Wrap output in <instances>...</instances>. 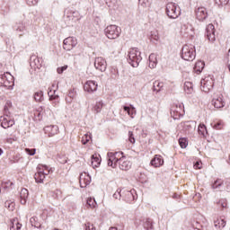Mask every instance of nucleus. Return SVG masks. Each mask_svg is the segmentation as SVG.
I'll use <instances>...</instances> for the list:
<instances>
[{"label":"nucleus","instance_id":"13d9d810","mask_svg":"<svg viewBox=\"0 0 230 230\" xmlns=\"http://www.w3.org/2000/svg\"><path fill=\"white\" fill-rule=\"evenodd\" d=\"M58 163H60V164H66V163H67V158H66L65 156L63 157L58 156Z\"/></svg>","mask_w":230,"mask_h":230},{"label":"nucleus","instance_id":"c9c22d12","mask_svg":"<svg viewBox=\"0 0 230 230\" xmlns=\"http://www.w3.org/2000/svg\"><path fill=\"white\" fill-rule=\"evenodd\" d=\"M31 66H36V67H39V66H40V59L37 58V56H31Z\"/></svg>","mask_w":230,"mask_h":230},{"label":"nucleus","instance_id":"e2e57ef3","mask_svg":"<svg viewBox=\"0 0 230 230\" xmlns=\"http://www.w3.org/2000/svg\"><path fill=\"white\" fill-rule=\"evenodd\" d=\"M199 130L202 134H204V131L206 130V125H204V124H199Z\"/></svg>","mask_w":230,"mask_h":230},{"label":"nucleus","instance_id":"f704fd0d","mask_svg":"<svg viewBox=\"0 0 230 230\" xmlns=\"http://www.w3.org/2000/svg\"><path fill=\"white\" fill-rule=\"evenodd\" d=\"M183 87L187 94H191V93H193V84L191 82H185Z\"/></svg>","mask_w":230,"mask_h":230},{"label":"nucleus","instance_id":"603ef678","mask_svg":"<svg viewBox=\"0 0 230 230\" xmlns=\"http://www.w3.org/2000/svg\"><path fill=\"white\" fill-rule=\"evenodd\" d=\"M29 6H35L39 3V0H25Z\"/></svg>","mask_w":230,"mask_h":230},{"label":"nucleus","instance_id":"423d86ee","mask_svg":"<svg viewBox=\"0 0 230 230\" xmlns=\"http://www.w3.org/2000/svg\"><path fill=\"white\" fill-rule=\"evenodd\" d=\"M181 116H184V104H172L171 107V117L174 119H180Z\"/></svg>","mask_w":230,"mask_h":230},{"label":"nucleus","instance_id":"0eeeda50","mask_svg":"<svg viewBox=\"0 0 230 230\" xmlns=\"http://www.w3.org/2000/svg\"><path fill=\"white\" fill-rule=\"evenodd\" d=\"M200 84V89L203 91V93H209V91L213 90L215 80H213L211 75H208L201 80Z\"/></svg>","mask_w":230,"mask_h":230},{"label":"nucleus","instance_id":"a878e982","mask_svg":"<svg viewBox=\"0 0 230 230\" xmlns=\"http://www.w3.org/2000/svg\"><path fill=\"white\" fill-rule=\"evenodd\" d=\"M181 125L185 130V132H193L195 130V123L193 121H185L181 122Z\"/></svg>","mask_w":230,"mask_h":230},{"label":"nucleus","instance_id":"39448f33","mask_svg":"<svg viewBox=\"0 0 230 230\" xmlns=\"http://www.w3.org/2000/svg\"><path fill=\"white\" fill-rule=\"evenodd\" d=\"M104 33L110 40H116L121 35V28L118 25H109L105 30Z\"/></svg>","mask_w":230,"mask_h":230},{"label":"nucleus","instance_id":"09e8293b","mask_svg":"<svg viewBox=\"0 0 230 230\" xmlns=\"http://www.w3.org/2000/svg\"><path fill=\"white\" fill-rule=\"evenodd\" d=\"M128 141L132 145H134V143H136V137H134V132H132V131H128Z\"/></svg>","mask_w":230,"mask_h":230},{"label":"nucleus","instance_id":"a18cd8bd","mask_svg":"<svg viewBox=\"0 0 230 230\" xmlns=\"http://www.w3.org/2000/svg\"><path fill=\"white\" fill-rule=\"evenodd\" d=\"M179 145L181 148H186V146H188V140H186V138H180Z\"/></svg>","mask_w":230,"mask_h":230},{"label":"nucleus","instance_id":"72a5a7b5","mask_svg":"<svg viewBox=\"0 0 230 230\" xmlns=\"http://www.w3.org/2000/svg\"><path fill=\"white\" fill-rule=\"evenodd\" d=\"M224 186V180L222 179H217L213 183H212V190H220Z\"/></svg>","mask_w":230,"mask_h":230},{"label":"nucleus","instance_id":"1a4fd4ad","mask_svg":"<svg viewBox=\"0 0 230 230\" xmlns=\"http://www.w3.org/2000/svg\"><path fill=\"white\" fill-rule=\"evenodd\" d=\"M46 175H49V170H48V165L43 166L42 171H39L34 174V179L36 182L42 184L46 179Z\"/></svg>","mask_w":230,"mask_h":230},{"label":"nucleus","instance_id":"0e129e2a","mask_svg":"<svg viewBox=\"0 0 230 230\" xmlns=\"http://www.w3.org/2000/svg\"><path fill=\"white\" fill-rule=\"evenodd\" d=\"M42 114H43V113H40V112H39V111H35V112H34V116H35L36 118H38L39 119H42Z\"/></svg>","mask_w":230,"mask_h":230},{"label":"nucleus","instance_id":"cd10ccee","mask_svg":"<svg viewBox=\"0 0 230 230\" xmlns=\"http://www.w3.org/2000/svg\"><path fill=\"white\" fill-rule=\"evenodd\" d=\"M214 226L216 229H224V227H226V219L222 217L217 218V220L214 221Z\"/></svg>","mask_w":230,"mask_h":230},{"label":"nucleus","instance_id":"4468645a","mask_svg":"<svg viewBox=\"0 0 230 230\" xmlns=\"http://www.w3.org/2000/svg\"><path fill=\"white\" fill-rule=\"evenodd\" d=\"M212 105L215 109H222L226 107V101H224V95L219 94L212 99Z\"/></svg>","mask_w":230,"mask_h":230},{"label":"nucleus","instance_id":"c85d7f7f","mask_svg":"<svg viewBox=\"0 0 230 230\" xmlns=\"http://www.w3.org/2000/svg\"><path fill=\"white\" fill-rule=\"evenodd\" d=\"M123 111L127 112L130 118H134V114H136V108L132 104H129V106L124 105Z\"/></svg>","mask_w":230,"mask_h":230},{"label":"nucleus","instance_id":"4c0bfd02","mask_svg":"<svg viewBox=\"0 0 230 230\" xmlns=\"http://www.w3.org/2000/svg\"><path fill=\"white\" fill-rule=\"evenodd\" d=\"M218 208L221 209H227V199H222L217 202Z\"/></svg>","mask_w":230,"mask_h":230},{"label":"nucleus","instance_id":"f8f14e48","mask_svg":"<svg viewBox=\"0 0 230 230\" xmlns=\"http://www.w3.org/2000/svg\"><path fill=\"white\" fill-rule=\"evenodd\" d=\"M78 44L74 37L66 38L63 41V49L66 51H71Z\"/></svg>","mask_w":230,"mask_h":230},{"label":"nucleus","instance_id":"bb28decb","mask_svg":"<svg viewBox=\"0 0 230 230\" xmlns=\"http://www.w3.org/2000/svg\"><path fill=\"white\" fill-rule=\"evenodd\" d=\"M21 227H22V225L19 222L18 218L11 219L10 230H21Z\"/></svg>","mask_w":230,"mask_h":230},{"label":"nucleus","instance_id":"a19ab883","mask_svg":"<svg viewBox=\"0 0 230 230\" xmlns=\"http://www.w3.org/2000/svg\"><path fill=\"white\" fill-rule=\"evenodd\" d=\"M138 3L143 8H148L152 4V0H138Z\"/></svg>","mask_w":230,"mask_h":230},{"label":"nucleus","instance_id":"9d476101","mask_svg":"<svg viewBox=\"0 0 230 230\" xmlns=\"http://www.w3.org/2000/svg\"><path fill=\"white\" fill-rule=\"evenodd\" d=\"M122 199L123 200H125V202H128V204L134 202V200L137 199V194H136V190H123Z\"/></svg>","mask_w":230,"mask_h":230},{"label":"nucleus","instance_id":"7ed1b4c3","mask_svg":"<svg viewBox=\"0 0 230 230\" xmlns=\"http://www.w3.org/2000/svg\"><path fill=\"white\" fill-rule=\"evenodd\" d=\"M13 85H15V81L9 72L0 75V87L12 91Z\"/></svg>","mask_w":230,"mask_h":230},{"label":"nucleus","instance_id":"5fc2aeb1","mask_svg":"<svg viewBox=\"0 0 230 230\" xmlns=\"http://www.w3.org/2000/svg\"><path fill=\"white\" fill-rule=\"evenodd\" d=\"M67 69V66H63L61 67H58L57 72L58 75H62Z\"/></svg>","mask_w":230,"mask_h":230},{"label":"nucleus","instance_id":"393cba45","mask_svg":"<svg viewBox=\"0 0 230 230\" xmlns=\"http://www.w3.org/2000/svg\"><path fill=\"white\" fill-rule=\"evenodd\" d=\"M48 95L50 102H55V103H58V100L60 96L57 94V90H53L51 88H49Z\"/></svg>","mask_w":230,"mask_h":230},{"label":"nucleus","instance_id":"f257e3e1","mask_svg":"<svg viewBox=\"0 0 230 230\" xmlns=\"http://www.w3.org/2000/svg\"><path fill=\"white\" fill-rule=\"evenodd\" d=\"M181 57L183 60L193 62L196 57L195 47L191 44H185L181 49Z\"/></svg>","mask_w":230,"mask_h":230},{"label":"nucleus","instance_id":"4d7b16f0","mask_svg":"<svg viewBox=\"0 0 230 230\" xmlns=\"http://www.w3.org/2000/svg\"><path fill=\"white\" fill-rule=\"evenodd\" d=\"M216 130H222V122H216L213 126Z\"/></svg>","mask_w":230,"mask_h":230},{"label":"nucleus","instance_id":"473e14b6","mask_svg":"<svg viewBox=\"0 0 230 230\" xmlns=\"http://www.w3.org/2000/svg\"><path fill=\"white\" fill-rule=\"evenodd\" d=\"M103 105L104 104L102 101L97 102L93 108V112H95V114L102 112V109H103Z\"/></svg>","mask_w":230,"mask_h":230},{"label":"nucleus","instance_id":"680f3d73","mask_svg":"<svg viewBox=\"0 0 230 230\" xmlns=\"http://www.w3.org/2000/svg\"><path fill=\"white\" fill-rule=\"evenodd\" d=\"M157 66V61H150L149 67L150 69H154Z\"/></svg>","mask_w":230,"mask_h":230},{"label":"nucleus","instance_id":"2f4dec72","mask_svg":"<svg viewBox=\"0 0 230 230\" xmlns=\"http://www.w3.org/2000/svg\"><path fill=\"white\" fill-rule=\"evenodd\" d=\"M205 66H206V64L204 62L198 61L194 66L195 73H197V75H200L202 73V71L204 70Z\"/></svg>","mask_w":230,"mask_h":230},{"label":"nucleus","instance_id":"7c9ffc66","mask_svg":"<svg viewBox=\"0 0 230 230\" xmlns=\"http://www.w3.org/2000/svg\"><path fill=\"white\" fill-rule=\"evenodd\" d=\"M143 227L146 230H152L154 229V222L151 218L143 219Z\"/></svg>","mask_w":230,"mask_h":230},{"label":"nucleus","instance_id":"864d4df0","mask_svg":"<svg viewBox=\"0 0 230 230\" xmlns=\"http://www.w3.org/2000/svg\"><path fill=\"white\" fill-rule=\"evenodd\" d=\"M25 152L26 154H28V155H35V152H37V149L26 148Z\"/></svg>","mask_w":230,"mask_h":230},{"label":"nucleus","instance_id":"052dcab7","mask_svg":"<svg viewBox=\"0 0 230 230\" xmlns=\"http://www.w3.org/2000/svg\"><path fill=\"white\" fill-rule=\"evenodd\" d=\"M149 62H157V57L155 56V54H151L149 56Z\"/></svg>","mask_w":230,"mask_h":230},{"label":"nucleus","instance_id":"5701e85b","mask_svg":"<svg viewBox=\"0 0 230 230\" xmlns=\"http://www.w3.org/2000/svg\"><path fill=\"white\" fill-rule=\"evenodd\" d=\"M181 33H182L184 37H193V35H195V32L193 31V27L187 24H183L181 26Z\"/></svg>","mask_w":230,"mask_h":230},{"label":"nucleus","instance_id":"a211bd4d","mask_svg":"<svg viewBox=\"0 0 230 230\" xmlns=\"http://www.w3.org/2000/svg\"><path fill=\"white\" fill-rule=\"evenodd\" d=\"M196 19L198 21H206L208 19V9L206 7H199L196 9Z\"/></svg>","mask_w":230,"mask_h":230},{"label":"nucleus","instance_id":"2eb2a0df","mask_svg":"<svg viewBox=\"0 0 230 230\" xmlns=\"http://www.w3.org/2000/svg\"><path fill=\"white\" fill-rule=\"evenodd\" d=\"M79 184L81 188H87L91 184V175L87 172H83L79 176Z\"/></svg>","mask_w":230,"mask_h":230},{"label":"nucleus","instance_id":"b1692460","mask_svg":"<svg viewBox=\"0 0 230 230\" xmlns=\"http://www.w3.org/2000/svg\"><path fill=\"white\" fill-rule=\"evenodd\" d=\"M13 29L14 30V31H16V33L19 35V37H22V34L24 33V31H26V26L24 25V23L22 22H16L13 26Z\"/></svg>","mask_w":230,"mask_h":230},{"label":"nucleus","instance_id":"8fccbe9b","mask_svg":"<svg viewBox=\"0 0 230 230\" xmlns=\"http://www.w3.org/2000/svg\"><path fill=\"white\" fill-rule=\"evenodd\" d=\"M121 197L123 198V192L121 193V190H117V191L113 194V199H121Z\"/></svg>","mask_w":230,"mask_h":230},{"label":"nucleus","instance_id":"58836bf2","mask_svg":"<svg viewBox=\"0 0 230 230\" xmlns=\"http://www.w3.org/2000/svg\"><path fill=\"white\" fill-rule=\"evenodd\" d=\"M164 84L159 82V81H155L154 83V85H153V91H155L156 93H160L161 91V88L163 87Z\"/></svg>","mask_w":230,"mask_h":230},{"label":"nucleus","instance_id":"de8ad7c7","mask_svg":"<svg viewBox=\"0 0 230 230\" xmlns=\"http://www.w3.org/2000/svg\"><path fill=\"white\" fill-rule=\"evenodd\" d=\"M67 96L69 98H72V100H75L76 98V90H75V89L69 90Z\"/></svg>","mask_w":230,"mask_h":230},{"label":"nucleus","instance_id":"f3484780","mask_svg":"<svg viewBox=\"0 0 230 230\" xmlns=\"http://www.w3.org/2000/svg\"><path fill=\"white\" fill-rule=\"evenodd\" d=\"M84 90L90 93H95L98 91V84L95 81H87L84 85Z\"/></svg>","mask_w":230,"mask_h":230},{"label":"nucleus","instance_id":"3c124183","mask_svg":"<svg viewBox=\"0 0 230 230\" xmlns=\"http://www.w3.org/2000/svg\"><path fill=\"white\" fill-rule=\"evenodd\" d=\"M84 230H96V227H94L93 224L88 222L84 225Z\"/></svg>","mask_w":230,"mask_h":230},{"label":"nucleus","instance_id":"20e7f679","mask_svg":"<svg viewBox=\"0 0 230 230\" xmlns=\"http://www.w3.org/2000/svg\"><path fill=\"white\" fill-rule=\"evenodd\" d=\"M165 12L169 19H178V17L181 15V9H177V4L172 2L166 4Z\"/></svg>","mask_w":230,"mask_h":230},{"label":"nucleus","instance_id":"ddd939ff","mask_svg":"<svg viewBox=\"0 0 230 230\" xmlns=\"http://www.w3.org/2000/svg\"><path fill=\"white\" fill-rule=\"evenodd\" d=\"M94 67L101 73L107 71V61L103 58H96L94 61Z\"/></svg>","mask_w":230,"mask_h":230},{"label":"nucleus","instance_id":"6e6d98bb","mask_svg":"<svg viewBox=\"0 0 230 230\" xmlns=\"http://www.w3.org/2000/svg\"><path fill=\"white\" fill-rule=\"evenodd\" d=\"M90 139H91V137L85 135V136L82 138L81 142H82L83 145H87V143H88V141H89Z\"/></svg>","mask_w":230,"mask_h":230},{"label":"nucleus","instance_id":"37998d69","mask_svg":"<svg viewBox=\"0 0 230 230\" xmlns=\"http://www.w3.org/2000/svg\"><path fill=\"white\" fill-rule=\"evenodd\" d=\"M4 206L9 211H13L15 208V203L11 202V201H5Z\"/></svg>","mask_w":230,"mask_h":230},{"label":"nucleus","instance_id":"412c9836","mask_svg":"<svg viewBox=\"0 0 230 230\" xmlns=\"http://www.w3.org/2000/svg\"><path fill=\"white\" fill-rule=\"evenodd\" d=\"M151 166L154 168H161L164 164V159L160 155H155L150 162Z\"/></svg>","mask_w":230,"mask_h":230},{"label":"nucleus","instance_id":"6e6552de","mask_svg":"<svg viewBox=\"0 0 230 230\" xmlns=\"http://www.w3.org/2000/svg\"><path fill=\"white\" fill-rule=\"evenodd\" d=\"M108 166H111V168H116L118 163H119V158L118 155H123V152H115V153H108Z\"/></svg>","mask_w":230,"mask_h":230},{"label":"nucleus","instance_id":"c756f323","mask_svg":"<svg viewBox=\"0 0 230 230\" xmlns=\"http://www.w3.org/2000/svg\"><path fill=\"white\" fill-rule=\"evenodd\" d=\"M33 99L34 101H36L37 103H42V102H44V92H35L33 94Z\"/></svg>","mask_w":230,"mask_h":230},{"label":"nucleus","instance_id":"bf43d9fd","mask_svg":"<svg viewBox=\"0 0 230 230\" xmlns=\"http://www.w3.org/2000/svg\"><path fill=\"white\" fill-rule=\"evenodd\" d=\"M225 185H226V190L228 191V193H230V179L226 180Z\"/></svg>","mask_w":230,"mask_h":230},{"label":"nucleus","instance_id":"aec40b11","mask_svg":"<svg viewBox=\"0 0 230 230\" xmlns=\"http://www.w3.org/2000/svg\"><path fill=\"white\" fill-rule=\"evenodd\" d=\"M0 125L3 128H10V127H13L15 125V120L12 119H8L5 116H1Z\"/></svg>","mask_w":230,"mask_h":230},{"label":"nucleus","instance_id":"338daca9","mask_svg":"<svg viewBox=\"0 0 230 230\" xmlns=\"http://www.w3.org/2000/svg\"><path fill=\"white\" fill-rule=\"evenodd\" d=\"M73 98H71V97H69L68 95H67V97H66V103H73Z\"/></svg>","mask_w":230,"mask_h":230},{"label":"nucleus","instance_id":"f03ea898","mask_svg":"<svg viewBox=\"0 0 230 230\" xmlns=\"http://www.w3.org/2000/svg\"><path fill=\"white\" fill-rule=\"evenodd\" d=\"M141 52L137 50V48L130 49L128 54V62L132 67H138L139 62H141Z\"/></svg>","mask_w":230,"mask_h":230},{"label":"nucleus","instance_id":"9b49d317","mask_svg":"<svg viewBox=\"0 0 230 230\" xmlns=\"http://www.w3.org/2000/svg\"><path fill=\"white\" fill-rule=\"evenodd\" d=\"M64 15L66 19H68V21H72L73 22H76L77 21H80V19H82L78 11H71L69 9H66L65 10Z\"/></svg>","mask_w":230,"mask_h":230},{"label":"nucleus","instance_id":"4be33fe9","mask_svg":"<svg viewBox=\"0 0 230 230\" xmlns=\"http://www.w3.org/2000/svg\"><path fill=\"white\" fill-rule=\"evenodd\" d=\"M118 164L119 169L125 172H127V170H130V167L132 166L130 161H128L125 156H121L119 158Z\"/></svg>","mask_w":230,"mask_h":230},{"label":"nucleus","instance_id":"49530a36","mask_svg":"<svg viewBox=\"0 0 230 230\" xmlns=\"http://www.w3.org/2000/svg\"><path fill=\"white\" fill-rule=\"evenodd\" d=\"M217 6H226L229 3V0H215Z\"/></svg>","mask_w":230,"mask_h":230},{"label":"nucleus","instance_id":"774afa93","mask_svg":"<svg viewBox=\"0 0 230 230\" xmlns=\"http://www.w3.org/2000/svg\"><path fill=\"white\" fill-rule=\"evenodd\" d=\"M194 168H197L198 170H199V168H200V163L196 162L195 164H194Z\"/></svg>","mask_w":230,"mask_h":230},{"label":"nucleus","instance_id":"e433bc0d","mask_svg":"<svg viewBox=\"0 0 230 230\" xmlns=\"http://www.w3.org/2000/svg\"><path fill=\"white\" fill-rule=\"evenodd\" d=\"M30 222L32 227H36L37 229H40V227L42 226V225L39 221H37L35 217H31Z\"/></svg>","mask_w":230,"mask_h":230},{"label":"nucleus","instance_id":"ea45409f","mask_svg":"<svg viewBox=\"0 0 230 230\" xmlns=\"http://www.w3.org/2000/svg\"><path fill=\"white\" fill-rule=\"evenodd\" d=\"M102 163V160H100V158L93 155L92 156V164L93 166V168H98V166H100V164Z\"/></svg>","mask_w":230,"mask_h":230},{"label":"nucleus","instance_id":"dca6fc26","mask_svg":"<svg viewBox=\"0 0 230 230\" xmlns=\"http://www.w3.org/2000/svg\"><path fill=\"white\" fill-rule=\"evenodd\" d=\"M206 37L209 42H215L217 38L215 37V25L209 23L206 28Z\"/></svg>","mask_w":230,"mask_h":230},{"label":"nucleus","instance_id":"6ab92c4d","mask_svg":"<svg viewBox=\"0 0 230 230\" xmlns=\"http://www.w3.org/2000/svg\"><path fill=\"white\" fill-rule=\"evenodd\" d=\"M45 134L49 136V137H53V136H57L58 134V126L57 125H50V126H46L43 128Z\"/></svg>","mask_w":230,"mask_h":230},{"label":"nucleus","instance_id":"79ce46f5","mask_svg":"<svg viewBox=\"0 0 230 230\" xmlns=\"http://www.w3.org/2000/svg\"><path fill=\"white\" fill-rule=\"evenodd\" d=\"M86 202L88 208H91L92 209H94V208L97 206L96 199L93 198H89Z\"/></svg>","mask_w":230,"mask_h":230},{"label":"nucleus","instance_id":"69168bd1","mask_svg":"<svg viewBox=\"0 0 230 230\" xmlns=\"http://www.w3.org/2000/svg\"><path fill=\"white\" fill-rule=\"evenodd\" d=\"M36 112H40L41 114H44V107L40 106L37 110Z\"/></svg>","mask_w":230,"mask_h":230},{"label":"nucleus","instance_id":"c03bdc74","mask_svg":"<svg viewBox=\"0 0 230 230\" xmlns=\"http://www.w3.org/2000/svg\"><path fill=\"white\" fill-rule=\"evenodd\" d=\"M30 193L27 189H22L20 192V199H28Z\"/></svg>","mask_w":230,"mask_h":230}]
</instances>
